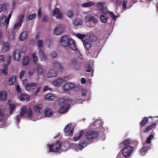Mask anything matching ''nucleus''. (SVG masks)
Here are the masks:
<instances>
[{
  "mask_svg": "<svg viewBox=\"0 0 158 158\" xmlns=\"http://www.w3.org/2000/svg\"><path fill=\"white\" fill-rule=\"evenodd\" d=\"M59 105L60 106L59 113L64 114L69 110L70 105L68 99L62 97L60 99Z\"/></svg>",
  "mask_w": 158,
  "mask_h": 158,
  "instance_id": "nucleus-1",
  "label": "nucleus"
},
{
  "mask_svg": "<svg viewBox=\"0 0 158 158\" xmlns=\"http://www.w3.org/2000/svg\"><path fill=\"white\" fill-rule=\"evenodd\" d=\"M61 142L57 140L55 143L51 144H47V152H59L61 148Z\"/></svg>",
  "mask_w": 158,
  "mask_h": 158,
  "instance_id": "nucleus-2",
  "label": "nucleus"
},
{
  "mask_svg": "<svg viewBox=\"0 0 158 158\" xmlns=\"http://www.w3.org/2000/svg\"><path fill=\"white\" fill-rule=\"evenodd\" d=\"M99 133L96 131H88L86 134V139L88 143H91L93 139L98 137Z\"/></svg>",
  "mask_w": 158,
  "mask_h": 158,
  "instance_id": "nucleus-3",
  "label": "nucleus"
},
{
  "mask_svg": "<svg viewBox=\"0 0 158 158\" xmlns=\"http://www.w3.org/2000/svg\"><path fill=\"white\" fill-rule=\"evenodd\" d=\"M85 20L87 25L90 27H93L97 22V20L94 16L91 14L87 15L85 17Z\"/></svg>",
  "mask_w": 158,
  "mask_h": 158,
  "instance_id": "nucleus-4",
  "label": "nucleus"
},
{
  "mask_svg": "<svg viewBox=\"0 0 158 158\" xmlns=\"http://www.w3.org/2000/svg\"><path fill=\"white\" fill-rule=\"evenodd\" d=\"M72 40L69 39L68 36L64 35L61 37L60 42L62 46L67 47L69 46Z\"/></svg>",
  "mask_w": 158,
  "mask_h": 158,
  "instance_id": "nucleus-5",
  "label": "nucleus"
},
{
  "mask_svg": "<svg viewBox=\"0 0 158 158\" xmlns=\"http://www.w3.org/2000/svg\"><path fill=\"white\" fill-rule=\"evenodd\" d=\"M123 148L122 154L123 156L125 157H128L129 156L134 150V148L133 146Z\"/></svg>",
  "mask_w": 158,
  "mask_h": 158,
  "instance_id": "nucleus-6",
  "label": "nucleus"
},
{
  "mask_svg": "<svg viewBox=\"0 0 158 158\" xmlns=\"http://www.w3.org/2000/svg\"><path fill=\"white\" fill-rule=\"evenodd\" d=\"M52 15L55 17L57 19H61L62 18V14L60 9L57 7H55L53 10Z\"/></svg>",
  "mask_w": 158,
  "mask_h": 158,
  "instance_id": "nucleus-7",
  "label": "nucleus"
},
{
  "mask_svg": "<svg viewBox=\"0 0 158 158\" xmlns=\"http://www.w3.org/2000/svg\"><path fill=\"white\" fill-rule=\"evenodd\" d=\"M134 141L131 140V139H128L125 140L123 142L120 144V146L123 148H127L130 146H132V145L133 144Z\"/></svg>",
  "mask_w": 158,
  "mask_h": 158,
  "instance_id": "nucleus-8",
  "label": "nucleus"
},
{
  "mask_svg": "<svg viewBox=\"0 0 158 158\" xmlns=\"http://www.w3.org/2000/svg\"><path fill=\"white\" fill-rule=\"evenodd\" d=\"M24 17V15H21L19 16L17 22L15 24L14 27V30H15L17 29L19 26V27L21 26L23 22V20Z\"/></svg>",
  "mask_w": 158,
  "mask_h": 158,
  "instance_id": "nucleus-9",
  "label": "nucleus"
},
{
  "mask_svg": "<svg viewBox=\"0 0 158 158\" xmlns=\"http://www.w3.org/2000/svg\"><path fill=\"white\" fill-rule=\"evenodd\" d=\"M151 147L149 144L145 143L143 144V146L140 150V153L143 156H144L147 153L148 150L151 149Z\"/></svg>",
  "mask_w": 158,
  "mask_h": 158,
  "instance_id": "nucleus-10",
  "label": "nucleus"
},
{
  "mask_svg": "<svg viewBox=\"0 0 158 158\" xmlns=\"http://www.w3.org/2000/svg\"><path fill=\"white\" fill-rule=\"evenodd\" d=\"M87 140L85 139H81L78 145V148L80 149H82L86 147L87 145H89L90 143H88L87 142Z\"/></svg>",
  "mask_w": 158,
  "mask_h": 158,
  "instance_id": "nucleus-11",
  "label": "nucleus"
},
{
  "mask_svg": "<svg viewBox=\"0 0 158 158\" xmlns=\"http://www.w3.org/2000/svg\"><path fill=\"white\" fill-rule=\"evenodd\" d=\"M75 86V85L74 83L67 82L63 85V88L65 91H68L72 89Z\"/></svg>",
  "mask_w": 158,
  "mask_h": 158,
  "instance_id": "nucleus-12",
  "label": "nucleus"
},
{
  "mask_svg": "<svg viewBox=\"0 0 158 158\" xmlns=\"http://www.w3.org/2000/svg\"><path fill=\"white\" fill-rule=\"evenodd\" d=\"M69 46L70 47L71 50L74 51L76 52V53L78 54H79L80 52L79 51L77 48L76 46L75 42L73 40H72L71 42H70V44Z\"/></svg>",
  "mask_w": 158,
  "mask_h": 158,
  "instance_id": "nucleus-13",
  "label": "nucleus"
},
{
  "mask_svg": "<svg viewBox=\"0 0 158 158\" xmlns=\"http://www.w3.org/2000/svg\"><path fill=\"white\" fill-rule=\"evenodd\" d=\"M53 64L54 69L56 71L61 72L62 70L63 69L62 65L59 62L55 61L53 63Z\"/></svg>",
  "mask_w": 158,
  "mask_h": 158,
  "instance_id": "nucleus-14",
  "label": "nucleus"
},
{
  "mask_svg": "<svg viewBox=\"0 0 158 158\" xmlns=\"http://www.w3.org/2000/svg\"><path fill=\"white\" fill-rule=\"evenodd\" d=\"M38 85L37 83H27L25 86V88L27 90H32L36 88Z\"/></svg>",
  "mask_w": 158,
  "mask_h": 158,
  "instance_id": "nucleus-15",
  "label": "nucleus"
},
{
  "mask_svg": "<svg viewBox=\"0 0 158 158\" xmlns=\"http://www.w3.org/2000/svg\"><path fill=\"white\" fill-rule=\"evenodd\" d=\"M88 52L90 54V55L92 56L96 57L97 56L98 50L97 46H94L91 49L89 50Z\"/></svg>",
  "mask_w": 158,
  "mask_h": 158,
  "instance_id": "nucleus-16",
  "label": "nucleus"
},
{
  "mask_svg": "<svg viewBox=\"0 0 158 158\" xmlns=\"http://www.w3.org/2000/svg\"><path fill=\"white\" fill-rule=\"evenodd\" d=\"M57 98L54 94L50 93L46 94L45 96V99L47 100L55 101L56 98Z\"/></svg>",
  "mask_w": 158,
  "mask_h": 158,
  "instance_id": "nucleus-17",
  "label": "nucleus"
},
{
  "mask_svg": "<svg viewBox=\"0 0 158 158\" xmlns=\"http://www.w3.org/2000/svg\"><path fill=\"white\" fill-rule=\"evenodd\" d=\"M44 114L45 117H49L52 115L53 112L52 109L47 108L44 110Z\"/></svg>",
  "mask_w": 158,
  "mask_h": 158,
  "instance_id": "nucleus-18",
  "label": "nucleus"
},
{
  "mask_svg": "<svg viewBox=\"0 0 158 158\" xmlns=\"http://www.w3.org/2000/svg\"><path fill=\"white\" fill-rule=\"evenodd\" d=\"M64 81L63 80L59 77L52 81V83L56 86H61Z\"/></svg>",
  "mask_w": 158,
  "mask_h": 158,
  "instance_id": "nucleus-19",
  "label": "nucleus"
},
{
  "mask_svg": "<svg viewBox=\"0 0 158 158\" xmlns=\"http://www.w3.org/2000/svg\"><path fill=\"white\" fill-rule=\"evenodd\" d=\"M83 19L76 18L73 21V24L74 26H81L83 24Z\"/></svg>",
  "mask_w": 158,
  "mask_h": 158,
  "instance_id": "nucleus-20",
  "label": "nucleus"
},
{
  "mask_svg": "<svg viewBox=\"0 0 158 158\" xmlns=\"http://www.w3.org/2000/svg\"><path fill=\"white\" fill-rule=\"evenodd\" d=\"M57 71L53 69H50L48 73L47 76L49 77H53L57 76Z\"/></svg>",
  "mask_w": 158,
  "mask_h": 158,
  "instance_id": "nucleus-21",
  "label": "nucleus"
},
{
  "mask_svg": "<svg viewBox=\"0 0 158 158\" xmlns=\"http://www.w3.org/2000/svg\"><path fill=\"white\" fill-rule=\"evenodd\" d=\"M6 24H7L6 16L5 15H3L0 18V25L1 26L3 27Z\"/></svg>",
  "mask_w": 158,
  "mask_h": 158,
  "instance_id": "nucleus-22",
  "label": "nucleus"
},
{
  "mask_svg": "<svg viewBox=\"0 0 158 158\" xmlns=\"http://www.w3.org/2000/svg\"><path fill=\"white\" fill-rule=\"evenodd\" d=\"M20 57V52L19 50H16L14 53V57L15 61L19 60Z\"/></svg>",
  "mask_w": 158,
  "mask_h": 158,
  "instance_id": "nucleus-23",
  "label": "nucleus"
},
{
  "mask_svg": "<svg viewBox=\"0 0 158 158\" xmlns=\"http://www.w3.org/2000/svg\"><path fill=\"white\" fill-rule=\"evenodd\" d=\"M156 123H153L151 125L147 127L143 131L144 132H148L149 131L152 130L153 128H156Z\"/></svg>",
  "mask_w": 158,
  "mask_h": 158,
  "instance_id": "nucleus-24",
  "label": "nucleus"
},
{
  "mask_svg": "<svg viewBox=\"0 0 158 158\" xmlns=\"http://www.w3.org/2000/svg\"><path fill=\"white\" fill-rule=\"evenodd\" d=\"M17 77L15 75H13L11 77L9 78V83L10 85H15L16 82Z\"/></svg>",
  "mask_w": 158,
  "mask_h": 158,
  "instance_id": "nucleus-25",
  "label": "nucleus"
},
{
  "mask_svg": "<svg viewBox=\"0 0 158 158\" xmlns=\"http://www.w3.org/2000/svg\"><path fill=\"white\" fill-rule=\"evenodd\" d=\"M28 32L27 31L23 32L20 34L19 39L21 41L24 40L27 37Z\"/></svg>",
  "mask_w": 158,
  "mask_h": 158,
  "instance_id": "nucleus-26",
  "label": "nucleus"
},
{
  "mask_svg": "<svg viewBox=\"0 0 158 158\" xmlns=\"http://www.w3.org/2000/svg\"><path fill=\"white\" fill-rule=\"evenodd\" d=\"M39 55L40 58L41 60H44L46 59V56L43 50L42 49H40L39 50Z\"/></svg>",
  "mask_w": 158,
  "mask_h": 158,
  "instance_id": "nucleus-27",
  "label": "nucleus"
},
{
  "mask_svg": "<svg viewBox=\"0 0 158 158\" xmlns=\"http://www.w3.org/2000/svg\"><path fill=\"white\" fill-rule=\"evenodd\" d=\"M8 66L7 64L4 65L3 66V69H0V72L5 76L8 75Z\"/></svg>",
  "mask_w": 158,
  "mask_h": 158,
  "instance_id": "nucleus-28",
  "label": "nucleus"
},
{
  "mask_svg": "<svg viewBox=\"0 0 158 158\" xmlns=\"http://www.w3.org/2000/svg\"><path fill=\"white\" fill-rule=\"evenodd\" d=\"M42 108V106L41 104L35 105L34 106V110L35 111L38 113H40V111Z\"/></svg>",
  "mask_w": 158,
  "mask_h": 158,
  "instance_id": "nucleus-29",
  "label": "nucleus"
},
{
  "mask_svg": "<svg viewBox=\"0 0 158 158\" xmlns=\"http://www.w3.org/2000/svg\"><path fill=\"white\" fill-rule=\"evenodd\" d=\"M63 32V29L59 27H57L54 31V34L56 35H60Z\"/></svg>",
  "mask_w": 158,
  "mask_h": 158,
  "instance_id": "nucleus-30",
  "label": "nucleus"
},
{
  "mask_svg": "<svg viewBox=\"0 0 158 158\" xmlns=\"http://www.w3.org/2000/svg\"><path fill=\"white\" fill-rule=\"evenodd\" d=\"M71 64L72 67L74 69H77L79 66L78 62L75 59L71 60Z\"/></svg>",
  "mask_w": 158,
  "mask_h": 158,
  "instance_id": "nucleus-31",
  "label": "nucleus"
},
{
  "mask_svg": "<svg viewBox=\"0 0 158 158\" xmlns=\"http://www.w3.org/2000/svg\"><path fill=\"white\" fill-rule=\"evenodd\" d=\"M30 98V96H29L25 94H21L20 97V100L21 101H28Z\"/></svg>",
  "mask_w": 158,
  "mask_h": 158,
  "instance_id": "nucleus-32",
  "label": "nucleus"
},
{
  "mask_svg": "<svg viewBox=\"0 0 158 158\" xmlns=\"http://www.w3.org/2000/svg\"><path fill=\"white\" fill-rule=\"evenodd\" d=\"M15 105L13 104L11 105L10 106H9L8 108V113L9 114H12L14 111L15 110Z\"/></svg>",
  "mask_w": 158,
  "mask_h": 158,
  "instance_id": "nucleus-33",
  "label": "nucleus"
},
{
  "mask_svg": "<svg viewBox=\"0 0 158 158\" xmlns=\"http://www.w3.org/2000/svg\"><path fill=\"white\" fill-rule=\"evenodd\" d=\"M10 45L9 43L3 42L2 49L5 52H7L9 50Z\"/></svg>",
  "mask_w": 158,
  "mask_h": 158,
  "instance_id": "nucleus-34",
  "label": "nucleus"
},
{
  "mask_svg": "<svg viewBox=\"0 0 158 158\" xmlns=\"http://www.w3.org/2000/svg\"><path fill=\"white\" fill-rule=\"evenodd\" d=\"M29 57L28 56H24L23 60V66L27 65L29 62Z\"/></svg>",
  "mask_w": 158,
  "mask_h": 158,
  "instance_id": "nucleus-35",
  "label": "nucleus"
},
{
  "mask_svg": "<svg viewBox=\"0 0 158 158\" xmlns=\"http://www.w3.org/2000/svg\"><path fill=\"white\" fill-rule=\"evenodd\" d=\"M6 93L4 91L0 92V99L1 101H5L6 97Z\"/></svg>",
  "mask_w": 158,
  "mask_h": 158,
  "instance_id": "nucleus-36",
  "label": "nucleus"
},
{
  "mask_svg": "<svg viewBox=\"0 0 158 158\" xmlns=\"http://www.w3.org/2000/svg\"><path fill=\"white\" fill-rule=\"evenodd\" d=\"M32 59L35 64L37 63V61L38 60V58L37 56V53L34 52L32 55Z\"/></svg>",
  "mask_w": 158,
  "mask_h": 158,
  "instance_id": "nucleus-37",
  "label": "nucleus"
},
{
  "mask_svg": "<svg viewBox=\"0 0 158 158\" xmlns=\"http://www.w3.org/2000/svg\"><path fill=\"white\" fill-rule=\"evenodd\" d=\"M94 5V2L93 1H90L89 2H87L83 3L82 4V6L84 7H88L93 6Z\"/></svg>",
  "mask_w": 158,
  "mask_h": 158,
  "instance_id": "nucleus-38",
  "label": "nucleus"
},
{
  "mask_svg": "<svg viewBox=\"0 0 158 158\" xmlns=\"http://www.w3.org/2000/svg\"><path fill=\"white\" fill-rule=\"evenodd\" d=\"M27 108L25 107H23L21 109L20 115H21V118L23 117L25 114L27 113Z\"/></svg>",
  "mask_w": 158,
  "mask_h": 158,
  "instance_id": "nucleus-39",
  "label": "nucleus"
},
{
  "mask_svg": "<svg viewBox=\"0 0 158 158\" xmlns=\"http://www.w3.org/2000/svg\"><path fill=\"white\" fill-rule=\"evenodd\" d=\"M67 16L69 18L72 17L74 14L73 11V10H69L66 12Z\"/></svg>",
  "mask_w": 158,
  "mask_h": 158,
  "instance_id": "nucleus-40",
  "label": "nucleus"
},
{
  "mask_svg": "<svg viewBox=\"0 0 158 158\" xmlns=\"http://www.w3.org/2000/svg\"><path fill=\"white\" fill-rule=\"evenodd\" d=\"M105 5V3L104 2H98L97 4L99 10L102 9V8H103Z\"/></svg>",
  "mask_w": 158,
  "mask_h": 158,
  "instance_id": "nucleus-41",
  "label": "nucleus"
},
{
  "mask_svg": "<svg viewBox=\"0 0 158 158\" xmlns=\"http://www.w3.org/2000/svg\"><path fill=\"white\" fill-rule=\"evenodd\" d=\"M148 118L144 117L143 119L140 123V125H144L146 124L147 122L148 121Z\"/></svg>",
  "mask_w": 158,
  "mask_h": 158,
  "instance_id": "nucleus-42",
  "label": "nucleus"
},
{
  "mask_svg": "<svg viewBox=\"0 0 158 158\" xmlns=\"http://www.w3.org/2000/svg\"><path fill=\"white\" fill-rule=\"evenodd\" d=\"M32 114V110L31 109L29 108L27 110L26 114L28 118H30L31 117Z\"/></svg>",
  "mask_w": 158,
  "mask_h": 158,
  "instance_id": "nucleus-43",
  "label": "nucleus"
},
{
  "mask_svg": "<svg viewBox=\"0 0 158 158\" xmlns=\"http://www.w3.org/2000/svg\"><path fill=\"white\" fill-rule=\"evenodd\" d=\"M72 125L71 124H69L66 125L64 129V132H68L70 129Z\"/></svg>",
  "mask_w": 158,
  "mask_h": 158,
  "instance_id": "nucleus-44",
  "label": "nucleus"
},
{
  "mask_svg": "<svg viewBox=\"0 0 158 158\" xmlns=\"http://www.w3.org/2000/svg\"><path fill=\"white\" fill-rule=\"evenodd\" d=\"M5 114L4 110L2 109H0V120H2L4 118Z\"/></svg>",
  "mask_w": 158,
  "mask_h": 158,
  "instance_id": "nucleus-45",
  "label": "nucleus"
},
{
  "mask_svg": "<svg viewBox=\"0 0 158 158\" xmlns=\"http://www.w3.org/2000/svg\"><path fill=\"white\" fill-rule=\"evenodd\" d=\"M87 92L85 90H83L81 91V96L82 98L85 101L86 99L85 98L86 96Z\"/></svg>",
  "mask_w": 158,
  "mask_h": 158,
  "instance_id": "nucleus-46",
  "label": "nucleus"
},
{
  "mask_svg": "<svg viewBox=\"0 0 158 158\" xmlns=\"http://www.w3.org/2000/svg\"><path fill=\"white\" fill-rule=\"evenodd\" d=\"M100 19L102 23H105L107 20V17L104 15H102L100 16Z\"/></svg>",
  "mask_w": 158,
  "mask_h": 158,
  "instance_id": "nucleus-47",
  "label": "nucleus"
},
{
  "mask_svg": "<svg viewBox=\"0 0 158 158\" xmlns=\"http://www.w3.org/2000/svg\"><path fill=\"white\" fill-rule=\"evenodd\" d=\"M76 36L78 38L81 40L82 41H83V39L84 38L85 35V34L82 35L81 34H77L76 35Z\"/></svg>",
  "mask_w": 158,
  "mask_h": 158,
  "instance_id": "nucleus-48",
  "label": "nucleus"
},
{
  "mask_svg": "<svg viewBox=\"0 0 158 158\" xmlns=\"http://www.w3.org/2000/svg\"><path fill=\"white\" fill-rule=\"evenodd\" d=\"M37 71L38 73L39 74H41L43 73V68L41 65L39 64L37 67Z\"/></svg>",
  "mask_w": 158,
  "mask_h": 158,
  "instance_id": "nucleus-49",
  "label": "nucleus"
},
{
  "mask_svg": "<svg viewBox=\"0 0 158 158\" xmlns=\"http://www.w3.org/2000/svg\"><path fill=\"white\" fill-rule=\"evenodd\" d=\"M43 41L42 40H39L38 42V45L39 48L41 49L43 47Z\"/></svg>",
  "mask_w": 158,
  "mask_h": 158,
  "instance_id": "nucleus-50",
  "label": "nucleus"
},
{
  "mask_svg": "<svg viewBox=\"0 0 158 158\" xmlns=\"http://www.w3.org/2000/svg\"><path fill=\"white\" fill-rule=\"evenodd\" d=\"M154 138L153 136L151 134L147 138V140H146L147 143H151V140L153 139Z\"/></svg>",
  "mask_w": 158,
  "mask_h": 158,
  "instance_id": "nucleus-51",
  "label": "nucleus"
},
{
  "mask_svg": "<svg viewBox=\"0 0 158 158\" xmlns=\"http://www.w3.org/2000/svg\"><path fill=\"white\" fill-rule=\"evenodd\" d=\"M109 15L110 17L112 18L113 19L116 20L117 18V17L116 16L114 13L112 12H110Z\"/></svg>",
  "mask_w": 158,
  "mask_h": 158,
  "instance_id": "nucleus-52",
  "label": "nucleus"
},
{
  "mask_svg": "<svg viewBox=\"0 0 158 158\" xmlns=\"http://www.w3.org/2000/svg\"><path fill=\"white\" fill-rule=\"evenodd\" d=\"M57 56V52L56 51H52L50 53V56L52 58H55Z\"/></svg>",
  "mask_w": 158,
  "mask_h": 158,
  "instance_id": "nucleus-53",
  "label": "nucleus"
},
{
  "mask_svg": "<svg viewBox=\"0 0 158 158\" xmlns=\"http://www.w3.org/2000/svg\"><path fill=\"white\" fill-rule=\"evenodd\" d=\"M86 48L87 50H89L90 48L92 47V42H89L88 44H85V45L84 46Z\"/></svg>",
  "mask_w": 158,
  "mask_h": 158,
  "instance_id": "nucleus-54",
  "label": "nucleus"
},
{
  "mask_svg": "<svg viewBox=\"0 0 158 158\" xmlns=\"http://www.w3.org/2000/svg\"><path fill=\"white\" fill-rule=\"evenodd\" d=\"M36 17V15L35 14H33L32 15H30L28 17V20H32L33 19L35 18Z\"/></svg>",
  "mask_w": 158,
  "mask_h": 158,
  "instance_id": "nucleus-55",
  "label": "nucleus"
},
{
  "mask_svg": "<svg viewBox=\"0 0 158 158\" xmlns=\"http://www.w3.org/2000/svg\"><path fill=\"white\" fill-rule=\"evenodd\" d=\"M85 69L86 72H89L91 71V69L90 66L89 64H87L85 68Z\"/></svg>",
  "mask_w": 158,
  "mask_h": 158,
  "instance_id": "nucleus-56",
  "label": "nucleus"
},
{
  "mask_svg": "<svg viewBox=\"0 0 158 158\" xmlns=\"http://www.w3.org/2000/svg\"><path fill=\"white\" fill-rule=\"evenodd\" d=\"M100 10L104 14H107L108 13V11L107 10V8L105 6L103 8L100 9Z\"/></svg>",
  "mask_w": 158,
  "mask_h": 158,
  "instance_id": "nucleus-57",
  "label": "nucleus"
},
{
  "mask_svg": "<svg viewBox=\"0 0 158 158\" xmlns=\"http://www.w3.org/2000/svg\"><path fill=\"white\" fill-rule=\"evenodd\" d=\"M25 71L24 70H22L21 71L19 75V77L21 79H22L25 73Z\"/></svg>",
  "mask_w": 158,
  "mask_h": 158,
  "instance_id": "nucleus-58",
  "label": "nucleus"
},
{
  "mask_svg": "<svg viewBox=\"0 0 158 158\" xmlns=\"http://www.w3.org/2000/svg\"><path fill=\"white\" fill-rule=\"evenodd\" d=\"M52 89L51 88H49L48 85H46L44 88L43 89V92H44L45 91H47L48 90H52Z\"/></svg>",
  "mask_w": 158,
  "mask_h": 158,
  "instance_id": "nucleus-59",
  "label": "nucleus"
},
{
  "mask_svg": "<svg viewBox=\"0 0 158 158\" xmlns=\"http://www.w3.org/2000/svg\"><path fill=\"white\" fill-rule=\"evenodd\" d=\"M12 14V12H10L9 14L8 18H6L7 21V25H8L9 24L10 19L11 17Z\"/></svg>",
  "mask_w": 158,
  "mask_h": 158,
  "instance_id": "nucleus-60",
  "label": "nucleus"
},
{
  "mask_svg": "<svg viewBox=\"0 0 158 158\" xmlns=\"http://www.w3.org/2000/svg\"><path fill=\"white\" fill-rule=\"evenodd\" d=\"M84 131H80L77 134V135H78V136L79 137L81 138L84 134Z\"/></svg>",
  "mask_w": 158,
  "mask_h": 158,
  "instance_id": "nucleus-61",
  "label": "nucleus"
},
{
  "mask_svg": "<svg viewBox=\"0 0 158 158\" xmlns=\"http://www.w3.org/2000/svg\"><path fill=\"white\" fill-rule=\"evenodd\" d=\"M41 89V87H39L37 88L35 91H33V93L35 95H36L40 92Z\"/></svg>",
  "mask_w": 158,
  "mask_h": 158,
  "instance_id": "nucleus-62",
  "label": "nucleus"
},
{
  "mask_svg": "<svg viewBox=\"0 0 158 158\" xmlns=\"http://www.w3.org/2000/svg\"><path fill=\"white\" fill-rule=\"evenodd\" d=\"M5 59V56L3 55L0 56V63H2V62L4 61Z\"/></svg>",
  "mask_w": 158,
  "mask_h": 158,
  "instance_id": "nucleus-63",
  "label": "nucleus"
},
{
  "mask_svg": "<svg viewBox=\"0 0 158 158\" xmlns=\"http://www.w3.org/2000/svg\"><path fill=\"white\" fill-rule=\"evenodd\" d=\"M42 21L43 22H47L48 21V18L47 16L46 15H44L43 17Z\"/></svg>",
  "mask_w": 158,
  "mask_h": 158,
  "instance_id": "nucleus-64",
  "label": "nucleus"
}]
</instances>
